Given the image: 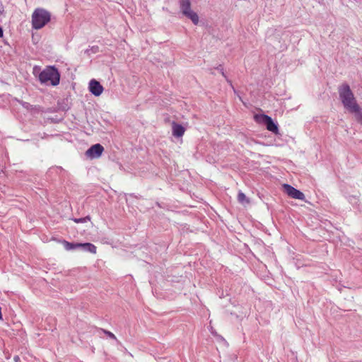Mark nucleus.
<instances>
[{
  "label": "nucleus",
  "instance_id": "f257e3e1",
  "mask_svg": "<svg viewBox=\"0 0 362 362\" xmlns=\"http://www.w3.org/2000/svg\"><path fill=\"white\" fill-rule=\"evenodd\" d=\"M339 98L344 107L351 113L355 114L357 121L362 122V110L357 104L356 100L349 86L342 84L338 89Z\"/></svg>",
  "mask_w": 362,
  "mask_h": 362
},
{
  "label": "nucleus",
  "instance_id": "f03ea898",
  "mask_svg": "<svg viewBox=\"0 0 362 362\" xmlns=\"http://www.w3.org/2000/svg\"><path fill=\"white\" fill-rule=\"evenodd\" d=\"M50 13L42 8H36L32 14V26L35 30L42 28L50 21Z\"/></svg>",
  "mask_w": 362,
  "mask_h": 362
},
{
  "label": "nucleus",
  "instance_id": "7ed1b4c3",
  "mask_svg": "<svg viewBox=\"0 0 362 362\" xmlns=\"http://www.w3.org/2000/svg\"><path fill=\"white\" fill-rule=\"evenodd\" d=\"M41 83L57 86L59 83L60 74L54 66H47L39 75Z\"/></svg>",
  "mask_w": 362,
  "mask_h": 362
},
{
  "label": "nucleus",
  "instance_id": "20e7f679",
  "mask_svg": "<svg viewBox=\"0 0 362 362\" xmlns=\"http://www.w3.org/2000/svg\"><path fill=\"white\" fill-rule=\"evenodd\" d=\"M284 192L291 198L299 199V200H305V194L299 191L298 189L294 188L288 184H284L283 185Z\"/></svg>",
  "mask_w": 362,
  "mask_h": 362
},
{
  "label": "nucleus",
  "instance_id": "39448f33",
  "mask_svg": "<svg viewBox=\"0 0 362 362\" xmlns=\"http://www.w3.org/2000/svg\"><path fill=\"white\" fill-rule=\"evenodd\" d=\"M104 151L103 146L100 144H96L90 146L86 152L87 156L91 158H99Z\"/></svg>",
  "mask_w": 362,
  "mask_h": 362
},
{
  "label": "nucleus",
  "instance_id": "423d86ee",
  "mask_svg": "<svg viewBox=\"0 0 362 362\" xmlns=\"http://www.w3.org/2000/svg\"><path fill=\"white\" fill-rule=\"evenodd\" d=\"M88 88L90 92L95 96L100 95L103 91V86L95 79L90 80Z\"/></svg>",
  "mask_w": 362,
  "mask_h": 362
},
{
  "label": "nucleus",
  "instance_id": "0eeeda50",
  "mask_svg": "<svg viewBox=\"0 0 362 362\" xmlns=\"http://www.w3.org/2000/svg\"><path fill=\"white\" fill-rule=\"evenodd\" d=\"M262 122L266 125L267 130L273 133H278V126L274 122L272 119L268 115H262Z\"/></svg>",
  "mask_w": 362,
  "mask_h": 362
},
{
  "label": "nucleus",
  "instance_id": "6e6552de",
  "mask_svg": "<svg viewBox=\"0 0 362 362\" xmlns=\"http://www.w3.org/2000/svg\"><path fill=\"white\" fill-rule=\"evenodd\" d=\"M185 128L179 124L173 123V135L175 137H180L185 133Z\"/></svg>",
  "mask_w": 362,
  "mask_h": 362
},
{
  "label": "nucleus",
  "instance_id": "1a4fd4ad",
  "mask_svg": "<svg viewBox=\"0 0 362 362\" xmlns=\"http://www.w3.org/2000/svg\"><path fill=\"white\" fill-rule=\"evenodd\" d=\"M180 7L182 14H185L187 12L190 11L191 3L189 0H180Z\"/></svg>",
  "mask_w": 362,
  "mask_h": 362
},
{
  "label": "nucleus",
  "instance_id": "9d476101",
  "mask_svg": "<svg viewBox=\"0 0 362 362\" xmlns=\"http://www.w3.org/2000/svg\"><path fill=\"white\" fill-rule=\"evenodd\" d=\"M81 250H84V251H87V252H90V253H93V254H95L96 253V247L92 244V243H81Z\"/></svg>",
  "mask_w": 362,
  "mask_h": 362
},
{
  "label": "nucleus",
  "instance_id": "9b49d317",
  "mask_svg": "<svg viewBox=\"0 0 362 362\" xmlns=\"http://www.w3.org/2000/svg\"><path fill=\"white\" fill-rule=\"evenodd\" d=\"M185 16L189 18L194 25H197L199 23V16L197 13L191 10L184 14Z\"/></svg>",
  "mask_w": 362,
  "mask_h": 362
},
{
  "label": "nucleus",
  "instance_id": "f8f14e48",
  "mask_svg": "<svg viewBox=\"0 0 362 362\" xmlns=\"http://www.w3.org/2000/svg\"><path fill=\"white\" fill-rule=\"evenodd\" d=\"M63 245L66 250H77L81 248V243H69L68 241L64 240Z\"/></svg>",
  "mask_w": 362,
  "mask_h": 362
},
{
  "label": "nucleus",
  "instance_id": "ddd939ff",
  "mask_svg": "<svg viewBox=\"0 0 362 362\" xmlns=\"http://www.w3.org/2000/svg\"><path fill=\"white\" fill-rule=\"evenodd\" d=\"M238 200L241 204H249L250 202L249 199L246 197L245 194L242 192H239L238 194Z\"/></svg>",
  "mask_w": 362,
  "mask_h": 362
},
{
  "label": "nucleus",
  "instance_id": "4468645a",
  "mask_svg": "<svg viewBox=\"0 0 362 362\" xmlns=\"http://www.w3.org/2000/svg\"><path fill=\"white\" fill-rule=\"evenodd\" d=\"M90 220V217L89 216H86V217H84V218H74V221L76 223H85L87 221H89Z\"/></svg>",
  "mask_w": 362,
  "mask_h": 362
},
{
  "label": "nucleus",
  "instance_id": "2eb2a0df",
  "mask_svg": "<svg viewBox=\"0 0 362 362\" xmlns=\"http://www.w3.org/2000/svg\"><path fill=\"white\" fill-rule=\"evenodd\" d=\"M102 330L107 337H109L110 338H111L114 340H117V337H115V335L113 333H112L110 331L105 330V329H102Z\"/></svg>",
  "mask_w": 362,
  "mask_h": 362
},
{
  "label": "nucleus",
  "instance_id": "dca6fc26",
  "mask_svg": "<svg viewBox=\"0 0 362 362\" xmlns=\"http://www.w3.org/2000/svg\"><path fill=\"white\" fill-rule=\"evenodd\" d=\"M218 70H220V71H221V74H222V75L225 76V75H224V72H223V69H222V68H218Z\"/></svg>",
  "mask_w": 362,
  "mask_h": 362
},
{
  "label": "nucleus",
  "instance_id": "f3484780",
  "mask_svg": "<svg viewBox=\"0 0 362 362\" xmlns=\"http://www.w3.org/2000/svg\"><path fill=\"white\" fill-rule=\"evenodd\" d=\"M14 359H15V360L18 359V356H16V357L14 358Z\"/></svg>",
  "mask_w": 362,
  "mask_h": 362
},
{
  "label": "nucleus",
  "instance_id": "a211bd4d",
  "mask_svg": "<svg viewBox=\"0 0 362 362\" xmlns=\"http://www.w3.org/2000/svg\"><path fill=\"white\" fill-rule=\"evenodd\" d=\"M359 122H362L361 121H358Z\"/></svg>",
  "mask_w": 362,
  "mask_h": 362
}]
</instances>
